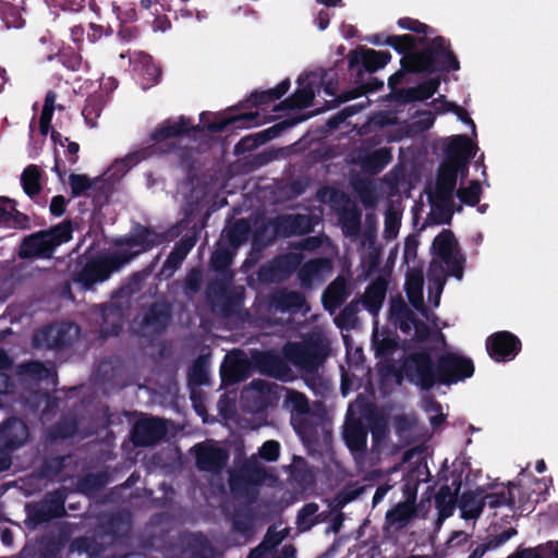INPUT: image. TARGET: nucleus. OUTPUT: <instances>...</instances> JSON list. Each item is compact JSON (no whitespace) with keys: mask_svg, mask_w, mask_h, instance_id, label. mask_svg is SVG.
<instances>
[{"mask_svg":"<svg viewBox=\"0 0 558 558\" xmlns=\"http://www.w3.org/2000/svg\"><path fill=\"white\" fill-rule=\"evenodd\" d=\"M432 251L448 268L446 272L440 263L432 260L427 270L428 281L434 286L437 293L434 305L438 306L447 276H452L458 280L463 278L465 257L461 253L454 233L450 229H444L435 236Z\"/></svg>","mask_w":558,"mask_h":558,"instance_id":"obj_1","label":"nucleus"},{"mask_svg":"<svg viewBox=\"0 0 558 558\" xmlns=\"http://www.w3.org/2000/svg\"><path fill=\"white\" fill-rule=\"evenodd\" d=\"M330 352L329 340L319 332H312L300 342H288L282 348L286 360L306 376L317 375Z\"/></svg>","mask_w":558,"mask_h":558,"instance_id":"obj_2","label":"nucleus"},{"mask_svg":"<svg viewBox=\"0 0 558 558\" xmlns=\"http://www.w3.org/2000/svg\"><path fill=\"white\" fill-rule=\"evenodd\" d=\"M131 262V256L119 255L117 251L97 256H84L80 260V268L75 269L72 279L84 290H90L97 283L108 280L111 275L119 271Z\"/></svg>","mask_w":558,"mask_h":558,"instance_id":"obj_3","label":"nucleus"},{"mask_svg":"<svg viewBox=\"0 0 558 558\" xmlns=\"http://www.w3.org/2000/svg\"><path fill=\"white\" fill-rule=\"evenodd\" d=\"M426 46L411 54L420 73H449L460 70V61L444 36H436L424 43Z\"/></svg>","mask_w":558,"mask_h":558,"instance_id":"obj_4","label":"nucleus"},{"mask_svg":"<svg viewBox=\"0 0 558 558\" xmlns=\"http://www.w3.org/2000/svg\"><path fill=\"white\" fill-rule=\"evenodd\" d=\"M234 278H214L205 288V298L214 313L229 318L243 305V288L233 284Z\"/></svg>","mask_w":558,"mask_h":558,"instance_id":"obj_5","label":"nucleus"},{"mask_svg":"<svg viewBox=\"0 0 558 558\" xmlns=\"http://www.w3.org/2000/svg\"><path fill=\"white\" fill-rule=\"evenodd\" d=\"M400 373L422 390H430L438 385L437 360L434 362L427 349L409 353L401 363Z\"/></svg>","mask_w":558,"mask_h":558,"instance_id":"obj_6","label":"nucleus"},{"mask_svg":"<svg viewBox=\"0 0 558 558\" xmlns=\"http://www.w3.org/2000/svg\"><path fill=\"white\" fill-rule=\"evenodd\" d=\"M475 366L471 357L446 351L437 356L438 385L450 386L471 378Z\"/></svg>","mask_w":558,"mask_h":558,"instance_id":"obj_7","label":"nucleus"},{"mask_svg":"<svg viewBox=\"0 0 558 558\" xmlns=\"http://www.w3.org/2000/svg\"><path fill=\"white\" fill-rule=\"evenodd\" d=\"M78 330V327L72 323L48 325L34 333L32 345L37 350L63 351L73 345Z\"/></svg>","mask_w":558,"mask_h":558,"instance_id":"obj_8","label":"nucleus"},{"mask_svg":"<svg viewBox=\"0 0 558 558\" xmlns=\"http://www.w3.org/2000/svg\"><path fill=\"white\" fill-rule=\"evenodd\" d=\"M66 497V488L60 487L48 493L40 501L26 505L28 521L33 526H38L53 519L64 517L66 514L64 507Z\"/></svg>","mask_w":558,"mask_h":558,"instance_id":"obj_9","label":"nucleus"},{"mask_svg":"<svg viewBox=\"0 0 558 558\" xmlns=\"http://www.w3.org/2000/svg\"><path fill=\"white\" fill-rule=\"evenodd\" d=\"M165 236L155 231L151 227L136 225L133 231L116 240L114 245L120 247H128L129 250H116L119 255L131 256V260L136 258L142 253L153 250L155 246L161 244Z\"/></svg>","mask_w":558,"mask_h":558,"instance_id":"obj_10","label":"nucleus"},{"mask_svg":"<svg viewBox=\"0 0 558 558\" xmlns=\"http://www.w3.org/2000/svg\"><path fill=\"white\" fill-rule=\"evenodd\" d=\"M391 60L389 51H378L371 48L351 50L348 54V66L355 76L354 82L361 83L364 73L372 74L383 69Z\"/></svg>","mask_w":558,"mask_h":558,"instance_id":"obj_11","label":"nucleus"},{"mask_svg":"<svg viewBox=\"0 0 558 558\" xmlns=\"http://www.w3.org/2000/svg\"><path fill=\"white\" fill-rule=\"evenodd\" d=\"M301 257L294 253L279 255L262 265L257 270L260 283H278L288 279L300 266Z\"/></svg>","mask_w":558,"mask_h":558,"instance_id":"obj_12","label":"nucleus"},{"mask_svg":"<svg viewBox=\"0 0 558 558\" xmlns=\"http://www.w3.org/2000/svg\"><path fill=\"white\" fill-rule=\"evenodd\" d=\"M197 129L198 126H193L191 119L185 116H180L178 120L166 119L153 131L150 140L155 145H160L162 151H171L177 149V145L168 141L187 135Z\"/></svg>","mask_w":558,"mask_h":558,"instance_id":"obj_13","label":"nucleus"},{"mask_svg":"<svg viewBox=\"0 0 558 558\" xmlns=\"http://www.w3.org/2000/svg\"><path fill=\"white\" fill-rule=\"evenodd\" d=\"M521 349L522 343L519 337L507 330L496 331L486 339V351L497 363L514 360Z\"/></svg>","mask_w":558,"mask_h":558,"instance_id":"obj_14","label":"nucleus"},{"mask_svg":"<svg viewBox=\"0 0 558 558\" xmlns=\"http://www.w3.org/2000/svg\"><path fill=\"white\" fill-rule=\"evenodd\" d=\"M253 367L262 375H266L279 380H289L291 378V368L286 357L277 352L267 350H255L251 355Z\"/></svg>","mask_w":558,"mask_h":558,"instance_id":"obj_15","label":"nucleus"},{"mask_svg":"<svg viewBox=\"0 0 558 558\" xmlns=\"http://www.w3.org/2000/svg\"><path fill=\"white\" fill-rule=\"evenodd\" d=\"M317 218L313 215L283 214L270 221L274 234L282 238L302 235L314 230Z\"/></svg>","mask_w":558,"mask_h":558,"instance_id":"obj_16","label":"nucleus"},{"mask_svg":"<svg viewBox=\"0 0 558 558\" xmlns=\"http://www.w3.org/2000/svg\"><path fill=\"white\" fill-rule=\"evenodd\" d=\"M167 434V425L159 417L137 420L131 430V440L136 447H149L159 442Z\"/></svg>","mask_w":558,"mask_h":558,"instance_id":"obj_17","label":"nucleus"},{"mask_svg":"<svg viewBox=\"0 0 558 558\" xmlns=\"http://www.w3.org/2000/svg\"><path fill=\"white\" fill-rule=\"evenodd\" d=\"M296 83L298 88L294 93L277 105L275 111L305 109L312 105L315 98V88L318 86V74L312 72L305 77L300 76Z\"/></svg>","mask_w":558,"mask_h":558,"instance_id":"obj_18","label":"nucleus"},{"mask_svg":"<svg viewBox=\"0 0 558 558\" xmlns=\"http://www.w3.org/2000/svg\"><path fill=\"white\" fill-rule=\"evenodd\" d=\"M230 523V532L241 544L250 542L256 533V515L250 506L239 505L233 507L232 511L226 515Z\"/></svg>","mask_w":558,"mask_h":558,"instance_id":"obj_19","label":"nucleus"},{"mask_svg":"<svg viewBox=\"0 0 558 558\" xmlns=\"http://www.w3.org/2000/svg\"><path fill=\"white\" fill-rule=\"evenodd\" d=\"M28 427L19 417H10L0 426V457H11V452L25 444Z\"/></svg>","mask_w":558,"mask_h":558,"instance_id":"obj_20","label":"nucleus"},{"mask_svg":"<svg viewBox=\"0 0 558 558\" xmlns=\"http://www.w3.org/2000/svg\"><path fill=\"white\" fill-rule=\"evenodd\" d=\"M367 435L368 427L360 418H352L345 422L342 438L355 461L365 458Z\"/></svg>","mask_w":558,"mask_h":558,"instance_id":"obj_21","label":"nucleus"},{"mask_svg":"<svg viewBox=\"0 0 558 558\" xmlns=\"http://www.w3.org/2000/svg\"><path fill=\"white\" fill-rule=\"evenodd\" d=\"M463 168L442 161L438 170L436 191L428 196L433 205H436L435 199L445 202L446 205L452 204V194L457 186L458 173Z\"/></svg>","mask_w":558,"mask_h":558,"instance_id":"obj_22","label":"nucleus"},{"mask_svg":"<svg viewBox=\"0 0 558 558\" xmlns=\"http://www.w3.org/2000/svg\"><path fill=\"white\" fill-rule=\"evenodd\" d=\"M228 460L229 453L221 447L203 444L195 446V463L199 471L220 473Z\"/></svg>","mask_w":558,"mask_h":558,"instance_id":"obj_23","label":"nucleus"},{"mask_svg":"<svg viewBox=\"0 0 558 558\" xmlns=\"http://www.w3.org/2000/svg\"><path fill=\"white\" fill-rule=\"evenodd\" d=\"M53 253L54 248L45 234V231L40 230L23 238L17 255L22 259H49L52 257Z\"/></svg>","mask_w":558,"mask_h":558,"instance_id":"obj_24","label":"nucleus"},{"mask_svg":"<svg viewBox=\"0 0 558 558\" xmlns=\"http://www.w3.org/2000/svg\"><path fill=\"white\" fill-rule=\"evenodd\" d=\"M474 144L466 135H453L445 148V162L466 169L474 157Z\"/></svg>","mask_w":558,"mask_h":558,"instance_id":"obj_25","label":"nucleus"},{"mask_svg":"<svg viewBox=\"0 0 558 558\" xmlns=\"http://www.w3.org/2000/svg\"><path fill=\"white\" fill-rule=\"evenodd\" d=\"M268 305L277 312L296 314L307 308L305 295L300 291L280 288L268 295Z\"/></svg>","mask_w":558,"mask_h":558,"instance_id":"obj_26","label":"nucleus"},{"mask_svg":"<svg viewBox=\"0 0 558 558\" xmlns=\"http://www.w3.org/2000/svg\"><path fill=\"white\" fill-rule=\"evenodd\" d=\"M205 116V112L201 114V121L204 124V129L210 133H220L227 131L229 126L232 129H247L259 125L262 123L258 112L240 113L230 118H221L216 116L214 121L208 123L204 121Z\"/></svg>","mask_w":558,"mask_h":558,"instance_id":"obj_27","label":"nucleus"},{"mask_svg":"<svg viewBox=\"0 0 558 558\" xmlns=\"http://www.w3.org/2000/svg\"><path fill=\"white\" fill-rule=\"evenodd\" d=\"M171 322V306L166 301L150 303L144 312L143 326L151 329L155 333H162Z\"/></svg>","mask_w":558,"mask_h":558,"instance_id":"obj_28","label":"nucleus"},{"mask_svg":"<svg viewBox=\"0 0 558 558\" xmlns=\"http://www.w3.org/2000/svg\"><path fill=\"white\" fill-rule=\"evenodd\" d=\"M197 242L195 234L184 235L175 244L169 253L166 262L162 265L159 276L166 275L170 277L182 265L187 254L192 251Z\"/></svg>","mask_w":558,"mask_h":558,"instance_id":"obj_29","label":"nucleus"},{"mask_svg":"<svg viewBox=\"0 0 558 558\" xmlns=\"http://www.w3.org/2000/svg\"><path fill=\"white\" fill-rule=\"evenodd\" d=\"M415 493L409 496L407 501L397 504L386 512L385 527L400 531L404 529L415 515Z\"/></svg>","mask_w":558,"mask_h":558,"instance_id":"obj_30","label":"nucleus"},{"mask_svg":"<svg viewBox=\"0 0 558 558\" xmlns=\"http://www.w3.org/2000/svg\"><path fill=\"white\" fill-rule=\"evenodd\" d=\"M125 310L114 302L101 306V335L104 337L118 336L123 328Z\"/></svg>","mask_w":558,"mask_h":558,"instance_id":"obj_31","label":"nucleus"},{"mask_svg":"<svg viewBox=\"0 0 558 558\" xmlns=\"http://www.w3.org/2000/svg\"><path fill=\"white\" fill-rule=\"evenodd\" d=\"M350 295L347 280L338 276L332 280L322 294V303L326 311L333 313L338 310Z\"/></svg>","mask_w":558,"mask_h":558,"instance_id":"obj_32","label":"nucleus"},{"mask_svg":"<svg viewBox=\"0 0 558 558\" xmlns=\"http://www.w3.org/2000/svg\"><path fill=\"white\" fill-rule=\"evenodd\" d=\"M461 517L465 520L477 519L485 507L484 488L463 492L458 499Z\"/></svg>","mask_w":558,"mask_h":558,"instance_id":"obj_33","label":"nucleus"},{"mask_svg":"<svg viewBox=\"0 0 558 558\" xmlns=\"http://www.w3.org/2000/svg\"><path fill=\"white\" fill-rule=\"evenodd\" d=\"M392 160L390 148L381 147L359 157V165L365 174L376 175L380 173Z\"/></svg>","mask_w":558,"mask_h":558,"instance_id":"obj_34","label":"nucleus"},{"mask_svg":"<svg viewBox=\"0 0 558 558\" xmlns=\"http://www.w3.org/2000/svg\"><path fill=\"white\" fill-rule=\"evenodd\" d=\"M388 282L381 276L375 278L366 288L362 299L363 306L373 315H377L386 299Z\"/></svg>","mask_w":558,"mask_h":558,"instance_id":"obj_35","label":"nucleus"},{"mask_svg":"<svg viewBox=\"0 0 558 558\" xmlns=\"http://www.w3.org/2000/svg\"><path fill=\"white\" fill-rule=\"evenodd\" d=\"M182 543L190 550V558H218L216 548L201 532L186 534Z\"/></svg>","mask_w":558,"mask_h":558,"instance_id":"obj_36","label":"nucleus"},{"mask_svg":"<svg viewBox=\"0 0 558 558\" xmlns=\"http://www.w3.org/2000/svg\"><path fill=\"white\" fill-rule=\"evenodd\" d=\"M248 389L256 393L253 396L255 410L263 411L276 399L278 386L264 379H253Z\"/></svg>","mask_w":558,"mask_h":558,"instance_id":"obj_37","label":"nucleus"},{"mask_svg":"<svg viewBox=\"0 0 558 558\" xmlns=\"http://www.w3.org/2000/svg\"><path fill=\"white\" fill-rule=\"evenodd\" d=\"M389 312L390 319L393 325L398 327L404 335H410L416 315L412 310H410L404 301L401 299L391 301Z\"/></svg>","mask_w":558,"mask_h":558,"instance_id":"obj_38","label":"nucleus"},{"mask_svg":"<svg viewBox=\"0 0 558 558\" xmlns=\"http://www.w3.org/2000/svg\"><path fill=\"white\" fill-rule=\"evenodd\" d=\"M338 221L345 236L356 238L360 235L362 213L356 205L353 204L339 209Z\"/></svg>","mask_w":558,"mask_h":558,"instance_id":"obj_39","label":"nucleus"},{"mask_svg":"<svg viewBox=\"0 0 558 558\" xmlns=\"http://www.w3.org/2000/svg\"><path fill=\"white\" fill-rule=\"evenodd\" d=\"M250 361L247 359H234L223 363L220 368L221 381L225 385H233L246 379L248 375Z\"/></svg>","mask_w":558,"mask_h":558,"instance_id":"obj_40","label":"nucleus"},{"mask_svg":"<svg viewBox=\"0 0 558 558\" xmlns=\"http://www.w3.org/2000/svg\"><path fill=\"white\" fill-rule=\"evenodd\" d=\"M458 498L448 485H442L435 495V507L438 511L436 524L440 526L446 519L453 514Z\"/></svg>","mask_w":558,"mask_h":558,"instance_id":"obj_41","label":"nucleus"},{"mask_svg":"<svg viewBox=\"0 0 558 558\" xmlns=\"http://www.w3.org/2000/svg\"><path fill=\"white\" fill-rule=\"evenodd\" d=\"M251 231L250 222L246 219L241 218L225 229L222 238L228 242L232 250H236L246 243Z\"/></svg>","mask_w":558,"mask_h":558,"instance_id":"obj_42","label":"nucleus"},{"mask_svg":"<svg viewBox=\"0 0 558 558\" xmlns=\"http://www.w3.org/2000/svg\"><path fill=\"white\" fill-rule=\"evenodd\" d=\"M290 80L286 78L281 81L275 88H269L266 90H255L250 95L247 102H250L253 107L269 105L275 100L280 99L284 94H287L290 88Z\"/></svg>","mask_w":558,"mask_h":558,"instance_id":"obj_43","label":"nucleus"},{"mask_svg":"<svg viewBox=\"0 0 558 558\" xmlns=\"http://www.w3.org/2000/svg\"><path fill=\"white\" fill-rule=\"evenodd\" d=\"M425 41V37L417 39L410 34L385 36V45L391 47L396 52L402 54V57L415 53L417 51L415 50L417 45L424 44Z\"/></svg>","mask_w":558,"mask_h":558,"instance_id":"obj_44","label":"nucleus"},{"mask_svg":"<svg viewBox=\"0 0 558 558\" xmlns=\"http://www.w3.org/2000/svg\"><path fill=\"white\" fill-rule=\"evenodd\" d=\"M41 171L36 165H28L21 174V185L27 196L34 198L41 192Z\"/></svg>","mask_w":558,"mask_h":558,"instance_id":"obj_45","label":"nucleus"},{"mask_svg":"<svg viewBox=\"0 0 558 558\" xmlns=\"http://www.w3.org/2000/svg\"><path fill=\"white\" fill-rule=\"evenodd\" d=\"M233 253L229 248L219 247L210 257V267L213 270L219 274L216 278H234V274L230 269L232 264Z\"/></svg>","mask_w":558,"mask_h":558,"instance_id":"obj_46","label":"nucleus"},{"mask_svg":"<svg viewBox=\"0 0 558 558\" xmlns=\"http://www.w3.org/2000/svg\"><path fill=\"white\" fill-rule=\"evenodd\" d=\"M355 88L344 92L338 97L337 102H345L351 99L359 98L363 95L375 93L384 87V82L375 76H369L366 82L357 83Z\"/></svg>","mask_w":558,"mask_h":558,"instance_id":"obj_47","label":"nucleus"},{"mask_svg":"<svg viewBox=\"0 0 558 558\" xmlns=\"http://www.w3.org/2000/svg\"><path fill=\"white\" fill-rule=\"evenodd\" d=\"M399 347L398 336L392 333L383 335L381 338L374 335L373 348L375 356L380 360L390 359Z\"/></svg>","mask_w":558,"mask_h":558,"instance_id":"obj_48","label":"nucleus"},{"mask_svg":"<svg viewBox=\"0 0 558 558\" xmlns=\"http://www.w3.org/2000/svg\"><path fill=\"white\" fill-rule=\"evenodd\" d=\"M138 76L142 88L148 89L159 83L161 69L153 62L151 58H145L141 61Z\"/></svg>","mask_w":558,"mask_h":558,"instance_id":"obj_49","label":"nucleus"},{"mask_svg":"<svg viewBox=\"0 0 558 558\" xmlns=\"http://www.w3.org/2000/svg\"><path fill=\"white\" fill-rule=\"evenodd\" d=\"M56 60L65 69L72 72L81 71L83 68V58L74 48L68 46L61 48L54 56L49 58Z\"/></svg>","mask_w":558,"mask_h":558,"instance_id":"obj_50","label":"nucleus"},{"mask_svg":"<svg viewBox=\"0 0 558 558\" xmlns=\"http://www.w3.org/2000/svg\"><path fill=\"white\" fill-rule=\"evenodd\" d=\"M511 487H518V486L512 483H508L507 488L502 486L500 490L485 494L484 495L485 505H488V507L492 509H496L501 506H508L510 508H513L515 500H514V496L512 494Z\"/></svg>","mask_w":558,"mask_h":558,"instance_id":"obj_51","label":"nucleus"},{"mask_svg":"<svg viewBox=\"0 0 558 558\" xmlns=\"http://www.w3.org/2000/svg\"><path fill=\"white\" fill-rule=\"evenodd\" d=\"M104 550V546L90 536H78L70 543V551L87 554L89 557H98Z\"/></svg>","mask_w":558,"mask_h":558,"instance_id":"obj_52","label":"nucleus"},{"mask_svg":"<svg viewBox=\"0 0 558 558\" xmlns=\"http://www.w3.org/2000/svg\"><path fill=\"white\" fill-rule=\"evenodd\" d=\"M360 311V300L354 299L348 303L335 318V324L340 329H352L357 323V314Z\"/></svg>","mask_w":558,"mask_h":558,"instance_id":"obj_53","label":"nucleus"},{"mask_svg":"<svg viewBox=\"0 0 558 558\" xmlns=\"http://www.w3.org/2000/svg\"><path fill=\"white\" fill-rule=\"evenodd\" d=\"M325 264L326 259L324 258L310 259L303 264L298 271L301 286L304 288L311 287L313 280L319 275Z\"/></svg>","mask_w":558,"mask_h":558,"instance_id":"obj_54","label":"nucleus"},{"mask_svg":"<svg viewBox=\"0 0 558 558\" xmlns=\"http://www.w3.org/2000/svg\"><path fill=\"white\" fill-rule=\"evenodd\" d=\"M108 483L106 473H89L77 480L76 487L80 493L90 494L104 488Z\"/></svg>","mask_w":558,"mask_h":558,"instance_id":"obj_55","label":"nucleus"},{"mask_svg":"<svg viewBox=\"0 0 558 558\" xmlns=\"http://www.w3.org/2000/svg\"><path fill=\"white\" fill-rule=\"evenodd\" d=\"M52 247L69 242L72 239L73 228L70 220H64L49 230H44Z\"/></svg>","mask_w":558,"mask_h":558,"instance_id":"obj_56","label":"nucleus"},{"mask_svg":"<svg viewBox=\"0 0 558 558\" xmlns=\"http://www.w3.org/2000/svg\"><path fill=\"white\" fill-rule=\"evenodd\" d=\"M400 66V70L390 75L388 78V87L390 89L398 88V86L403 83L407 74H420V71L411 54L401 58Z\"/></svg>","mask_w":558,"mask_h":558,"instance_id":"obj_57","label":"nucleus"},{"mask_svg":"<svg viewBox=\"0 0 558 558\" xmlns=\"http://www.w3.org/2000/svg\"><path fill=\"white\" fill-rule=\"evenodd\" d=\"M306 119H307L306 116H298V117L284 119L278 123L274 124L272 126L257 133L258 137H259V143L265 144L266 142H268V141L272 140L274 137H276L277 135H279L282 131H284L289 128H292V126L303 122Z\"/></svg>","mask_w":558,"mask_h":558,"instance_id":"obj_58","label":"nucleus"},{"mask_svg":"<svg viewBox=\"0 0 558 558\" xmlns=\"http://www.w3.org/2000/svg\"><path fill=\"white\" fill-rule=\"evenodd\" d=\"M71 456H51L46 458L40 465V475L45 478H54L65 468Z\"/></svg>","mask_w":558,"mask_h":558,"instance_id":"obj_59","label":"nucleus"},{"mask_svg":"<svg viewBox=\"0 0 558 558\" xmlns=\"http://www.w3.org/2000/svg\"><path fill=\"white\" fill-rule=\"evenodd\" d=\"M143 159H145L144 151H133L128 154L121 159L116 160L110 170L112 171V175L117 178L123 177L130 169L138 165Z\"/></svg>","mask_w":558,"mask_h":558,"instance_id":"obj_60","label":"nucleus"},{"mask_svg":"<svg viewBox=\"0 0 558 558\" xmlns=\"http://www.w3.org/2000/svg\"><path fill=\"white\" fill-rule=\"evenodd\" d=\"M104 109V101L101 96H89L85 100V105L82 110V116L90 128L97 125V119L99 118Z\"/></svg>","mask_w":558,"mask_h":558,"instance_id":"obj_61","label":"nucleus"},{"mask_svg":"<svg viewBox=\"0 0 558 558\" xmlns=\"http://www.w3.org/2000/svg\"><path fill=\"white\" fill-rule=\"evenodd\" d=\"M203 284V274L198 268H192L187 271L182 282V292L187 300L193 298L201 291Z\"/></svg>","mask_w":558,"mask_h":558,"instance_id":"obj_62","label":"nucleus"},{"mask_svg":"<svg viewBox=\"0 0 558 558\" xmlns=\"http://www.w3.org/2000/svg\"><path fill=\"white\" fill-rule=\"evenodd\" d=\"M441 80L439 76L430 77L412 88L413 99L415 101H425L432 98L439 89Z\"/></svg>","mask_w":558,"mask_h":558,"instance_id":"obj_63","label":"nucleus"},{"mask_svg":"<svg viewBox=\"0 0 558 558\" xmlns=\"http://www.w3.org/2000/svg\"><path fill=\"white\" fill-rule=\"evenodd\" d=\"M317 511L318 505L315 502H308L299 510L296 523L301 531H307L319 523V519L316 515Z\"/></svg>","mask_w":558,"mask_h":558,"instance_id":"obj_64","label":"nucleus"}]
</instances>
